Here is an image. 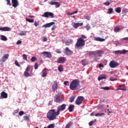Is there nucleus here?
<instances>
[{"label":"nucleus","mask_w":128,"mask_h":128,"mask_svg":"<svg viewBox=\"0 0 128 128\" xmlns=\"http://www.w3.org/2000/svg\"><path fill=\"white\" fill-rule=\"evenodd\" d=\"M70 88L72 90H78L80 88V82L78 80H74L71 82L70 86Z\"/></svg>","instance_id":"f257e3e1"},{"label":"nucleus","mask_w":128,"mask_h":128,"mask_svg":"<svg viewBox=\"0 0 128 128\" xmlns=\"http://www.w3.org/2000/svg\"><path fill=\"white\" fill-rule=\"evenodd\" d=\"M58 111L56 112V110H51L49 111V112L47 114V118L50 120H56V116H58Z\"/></svg>","instance_id":"f03ea898"},{"label":"nucleus","mask_w":128,"mask_h":128,"mask_svg":"<svg viewBox=\"0 0 128 128\" xmlns=\"http://www.w3.org/2000/svg\"><path fill=\"white\" fill-rule=\"evenodd\" d=\"M104 52L102 50H98L92 52V54L94 56V62H98V60L100 58L102 54H104Z\"/></svg>","instance_id":"7ed1b4c3"},{"label":"nucleus","mask_w":128,"mask_h":128,"mask_svg":"<svg viewBox=\"0 0 128 128\" xmlns=\"http://www.w3.org/2000/svg\"><path fill=\"white\" fill-rule=\"evenodd\" d=\"M84 40L82 39V38H79L78 39L77 42L75 44V48H80V46H84Z\"/></svg>","instance_id":"20e7f679"},{"label":"nucleus","mask_w":128,"mask_h":128,"mask_svg":"<svg viewBox=\"0 0 128 128\" xmlns=\"http://www.w3.org/2000/svg\"><path fill=\"white\" fill-rule=\"evenodd\" d=\"M66 104H62L61 106H59L58 108V114H60V112H63V110H66Z\"/></svg>","instance_id":"39448f33"},{"label":"nucleus","mask_w":128,"mask_h":128,"mask_svg":"<svg viewBox=\"0 0 128 128\" xmlns=\"http://www.w3.org/2000/svg\"><path fill=\"white\" fill-rule=\"evenodd\" d=\"M84 98L82 96H80L78 97L77 99L76 100V104H78V105L80 104L82 102H84Z\"/></svg>","instance_id":"423d86ee"},{"label":"nucleus","mask_w":128,"mask_h":128,"mask_svg":"<svg viewBox=\"0 0 128 128\" xmlns=\"http://www.w3.org/2000/svg\"><path fill=\"white\" fill-rule=\"evenodd\" d=\"M118 66H120V64L116 61H111L110 62V66L112 68H116Z\"/></svg>","instance_id":"0eeeda50"},{"label":"nucleus","mask_w":128,"mask_h":128,"mask_svg":"<svg viewBox=\"0 0 128 128\" xmlns=\"http://www.w3.org/2000/svg\"><path fill=\"white\" fill-rule=\"evenodd\" d=\"M64 50V54H65L66 56H72L73 54L72 51L70 50L68 47H66Z\"/></svg>","instance_id":"6e6552de"},{"label":"nucleus","mask_w":128,"mask_h":128,"mask_svg":"<svg viewBox=\"0 0 128 128\" xmlns=\"http://www.w3.org/2000/svg\"><path fill=\"white\" fill-rule=\"evenodd\" d=\"M128 50H118L114 52V54L117 56H120V54H126Z\"/></svg>","instance_id":"1a4fd4ad"},{"label":"nucleus","mask_w":128,"mask_h":128,"mask_svg":"<svg viewBox=\"0 0 128 128\" xmlns=\"http://www.w3.org/2000/svg\"><path fill=\"white\" fill-rule=\"evenodd\" d=\"M43 18H48V16H51L52 18H54V14L50 12H45L44 14L42 15Z\"/></svg>","instance_id":"9d476101"},{"label":"nucleus","mask_w":128,"mask_h":128,"mask_svg":"<svg viewBox=\"0 0 128 128\" xmlns=\"http://www.w3.org/2000/svg\"><path fill=\"white\" fill-rule=\"evenodd\" d=\"M54 101L55 102H57L58 104H60V102H62V100H60V96L58 94L55 96V99Z\"/></svg>","instance_id":"9b49d317"},{"label":"nucleus","mask_w":128,"mask_h":128,"mask_svg":"<svg viewBox=\"0 0 128 128\" xmlns=\"http://www.w3.org/2000/svg\"><path fill=\"white\" fill-rule=\"evenodd\" d=\"M54 24H56V23L54 22H51L50 23H47L42 26V28H50L52 26H54Z\"/></svg>","instance_id":"f8f14e48"},{"label":"nucleus","mask_w":128,"mask_h":128,"mask_svg":"<svg viewBox=\"0 0 128 128\" xmlns=\"http://www.w3.org/2000/svg\"><path fill=\"white\" fill-rule=\"evenodd\" d=\"M42 54H44V56L48 58H52V54L48 52H42Z\"/></svg>","instance_id":"ddd939ff"},{"label":"nucleus","mask_w":128,"mask_h":128,"mask_svg":"<svg viewBox=\"0 0 128 128\" xmlns=\"http://www.w3.org/2000/svg\"><path fill=\"white\" fill-rule=\"evenodd\" d=\"M2 98H8V94L4 92H2L0 94V100Z\"/></svg>","instance_id":"4468645a"},{"label":"nucleus","mask_w":128,"mask_h":128,"mask_svg":"<svg viewBox=\"0 0 128 128\" xmlns=\"http://www.w3.org/2000/svg\"><path fill=\"white\" fill-rule=\"evenodd\" d=\"M9 56L10 55L8 54H4L0 60L1 62H5L6 60L8 58Z\"/></svg>","instance_id":"2eb2a0df"},{"label":"nucleus","mask_w":128,"mask_h":128,"mask_svg":"<svg viewBox=\"0 0 128 128\" xmlns=\"http://www.w3.org/2000/svg\"><path fill=\"white\" fill-rule=\"evenodd\" d=\"M12 30V28L10 27H4V28H1L0 27V30H2L3 32H10Z\"/></svg>","instance_id":"dca6fc26"},{"label":"nucleus","mask_w":128,"mask_h":128,"mask_svg":"<svg viewBox=\"0 0 128 128\" xmlns=\"http://www.w3.org/2000/svg\"><path fill=\"white\" fill-rule=\"evenodd\" d=\"M64 62H66V59L64 57H60L58 60V64H64Z\"/></svg>","instance_id":"f3484780"},{"label":"nucleus","mask_w":128,"mask_h":128,"mask_svg":"<svg viewBox=\"0 0 128 128\" xmlns=\"http://www.w3.org/2000/svg\"><path fill=\"white\" fill-rule=\"evenodd\" d=\"M12 0V6L14 8H16L18 6V0Z\"/></svg>","instance_id":"a211bd4d"},{"label":"nucleus","mask_w":128,"mask_h":128,"mask_svg":"<svg viewBox=\"0 0 128 128\" xmlns=\"http://www.w3.org/2000/svg\"><path fill=\"white\" fill-rule=\"evenodd\" d=\"M94 40H96V42H104L106 39L100 37H94Z\"/></svg>","instance_id":"6ab92c4d"},{"label":"nucleus","mask_w":128,"mask_h":128,"mask_svg":"<svg viewBox=\"0 0 128 128\" xmlns=\"http://www.w3.org/2000/svg\"><path fill=\"white\" fill-rule=\"evenodd\" d=\"M52 90L54 92L55 90H58V84L56 82H54L52 85Z\"/></svg>","instance_id":"aec40b11"},{"label":"nucleus","mask_w":128,"mask_h":128,"mask_svg":"<svg viewBox=\"0 0 128 128\" xmlns=\"http://www.w3.org/2000/svg\"><path fill=\"white\" fill-rule=\"evenodd\" d=\"M74 105L70 104L68 106V110L70 112H72L74 111Z\"/></svg>","instance_id":"412c9836"},{"label":"nucleus","mask_w":128,"mask_h":128,"mask_svg":"<svg viewBox=\"0 0 128 128\" xmlns=\"http://www.w3.org/2000/svg\"><path fill=\"white\" fill-rule=\"evenodd\" d=\"M82 26V23H74L73 26L74 28H78V26Z\"/></svg>","instance_id":"4be33fe9"},{"label":"nucleus","mask_w":128,"mask_h":128,"mask_svg":"<svg viewBox=\"0 0 128 128\" xmlns=\"http://www.w3.org/2000/svg\"><path fill=\"white\" fill-rule=\"evenodd\" d=\"M20 36H26V31H21L20 34Z\"/></svg>","instance_id":"5701e85b"},{"label":"nucleus","mask_w":128,"mask_h":128,"mask_svg":"<svg viewBox=\"0 0 128 128\" xmlns=\"http://www.w3.org/2000/svg\"><path fill=\"white\" fill-rule=\"evenodd\" d=\"M106 78V75H102L98 78V80H104Z\"/></svg>","instance_id":"b1692460"},{"label":"nucleus","mask_w":128,"mask_h":128,"mask_svg":"<svg viewBox=\"0 0 128 128\" xmlns=\"http://www.w3.org/2000/svg\"><path fill=\"white\" fill-rule=\"evenodd\" d=\"M120 28L119 26H116L114 28V31L115 32H120Z\"/></svg>","instance_id":"393cba45"},{"label":"nucleus","mask_w":128,"mask_h":128,"mask_svg":"<svg viewBox=\"0 0 128 128\" xmlns=\"http://www.w3.org/2000/svg\"><path fill=\"white\" fill-rule=\"evenodd\" d=\"M115 12H118V14H120V12H122V8L120 7L117 8H115Z\"/></svg>","instance_id":"a878e982"},{"label":"nucleus","mask_w":128,"mask_h":128,"mask_svg":"<svg viewBox=\"0 0 128 128\" xmlns=\"http://www.w3.org/2000/svg\"><path fill=\"white\" fill-rule=\"evenodd\" d=\"M58 70L60 72H62V70H64V68L62 65H60L58 68Z\"/></svg>","instance_id":"bb28decb"},{"label":"nucleus","mask_w":128,"mask_h":128,"mask_svg":"<svg viewBox=\"0 0 128 128\" xmlns=\"http://www.w3.org/2000/svg\"><path fill=\"white\" fill-rule=\"evenodd\" d=\"M72 126V122H70L66 125V128H70V126Z\"/></svg>","instance_id":"cd10ccee"},{"label":"nucleus","mask_w":128,"mask_h":128,"mask_svg":"<svg viewBox=\"0 0 128 128\" xmlns=\"http://www.w3.org/2000/svg\"><path fill=\"white\" fill-rule=\"evenodd\" d=\"M0 36H1L2 40H4L6 42L8 40V38H6V36L4 35H1Z\"/></svg>","instance_id":"c85d7f7f"},{"label":"nucleus","mask_w":128,"mask_h":128,"mask_svg":"<svg viewBox=\"0 0 128 128\" xmlns=\"http://www.w3.org/2000/svg\"><path fill=\"white\" fill-rule=\"evenodd\" d=\"M96 119L94 120L90 121L88 123V124H89L90 126H92L94 124V122H96Z\"/></svg>","instance_id":"c756f323"},{"label":"nucleus","mask_w":128,"mask_h":128,"mask_svg":"<svg viewBox=\"0 0 128 128\" xmlns=\"http://www.w3.org/2000/svg\"><path fill=\"white\" fill-rule=\"evenodd\" d=\"M112 10H114L112 9V8H110L108 10L107 13L108 14H111L112 13Z\"/></svg>","instance_id":"7c9ffc66"},{"label":"nucleus","mask_w":128,"mask_h":128,"mask_svg":"<svg viewBox=\"0 0 128 128\" xmlns=\"http://www.w3.org/2000/svg\"><path fill=\"white\" fill-rule=\"evenodd\" d=\"M100 89L104 90H110V87L108 86L102 87L100 88Z\"/></svg>","instance_id":"2f4dec72"},{"label":"nucleus","mask_w":128,"mask_h":128,"mask_svg":"<svg viewBox=\"0 0 128 128\" xmlns=\"http://www.w3.org/2000/svg\"><path fill=\"white\" fill-rule=\"evenodd\" d=\"M30 74L28 73V72H24V76L26 77V78H28V76H30Z\"/></svg>","instance_id":"473e14b6"},{"label":"nucleus","mask_w":128,"mask_h":128,"mask_svg":"<svg viewBox=\"0 0 128 128\" xmlns=\"http://www.w3.org/2000/svg\"><path fill=\"white\" fill-rule=\"evenodd\" d=\"M58 2H52L51 1L50 2L49 4H50L51 6H56V4H57Z\"/></svg>","instance_id":"72a5a7b5"},{"label":"nucleus","mask_w":128,"mask_h":128,"mask_svg":"<svg viewBox=\"0 0 128 128\" xmlns=\"http://www.w3.org/2000/svg\"><path fill=\"white\" fill-rule=\"evenodd\" d=\"M48 75V73H46V71H44L43 72L42 76L43 78H46V76Z\"/></svg>","instance_id":"f704fd0d"},{"label":"nucleus","mask_w":128,"mask_h":128,"mask_svg":"<svg viewBox=\"0 0 128 128\" xmlns=\"http://www.w3.org/2000/svg\"><path fill=\"white\" fill-rule=\"evenodd\" d=\"M75 98L76 97L74 96H72L71 98H70V102H72L74 100Z\"/></svg>","instance_id":"c9c22d12"},{"label":"nucleus","mask_w":128,"mask_h":128,"mask_svg":"<svg viewBox=\"0 0 128 128\" xmlns=\"http://www.w3.org/2000/svg\"><path fill=\"white\" fill-rule=\"evenodd\" d=\"M30 60H31V62H36V58L35 56H32L30 58Z\"/></svg>","instance_id":"e433bc0d"},{"label":"nucleus","mask_w":128,"mask_h":128,"mask_svg":"<svg viewBox=\"0 0 128 128\" xmlns=\"http://www.w3.org/2000/svg\"><path fill=\"white\" fill-rule=\"evenodd\" d=\"M22 58H23V60H28V56H26V54H23Z\"/></svg>","instance_id":"4c0bfd02"},{"label":"nucleus","mask_w":128,"mask_h":128,"mask_svg":"<svg viewBox=\"0 0 128 128\" xmlns=\"http://www.w3.org/2000/svg\"><path fill=\"white\" fill-rule=\"evenodd\" d=\"M24 120H30V116H24Z\"/></svg>","instance_id":"58836bf2"},{"label":"nucleus","mask_w":128,"mask_h":128,"mask_svg":"<svg viewBox=\"0 0 128 128\" xmlns=\"http://www.w3.org/2000/svg\"><path fill=\"white\" fill-rule=\"evenodd\" d=\"M71 42H72V39H68L66 42V44H70Z\"/></svg>","instance_id":"ea45409f"},{"label":"nucleus","mask_w":128,"mask_h":128,"mask_svg":"<svg viewBox=\"0 0 128 128\" xmlns=\"http://www.w3.org/2000/svg\"><path fill=\"white\" fill-rule=\"evenodd\" d=\"M26 21L28 22H34V20H31L29 18H26Z\"/></svg>","instance_id":"a19ab883"},{"label":"nucleus","mask_w":128,"mask_h":128,"mask_svg":"<svg viewBox=\"0 0 128 128\" xmlns=\"http://www.w3.org/2000/svg\"><path fill=\"white\" fill-rule=\"evenodd\" d=\"M48 128H54V124H50L48 126Z\"/></svg>","instance_id":"79ce46f5"},{"label":"nucleus","mask_w":128,"mask_h":128,"mask_svg":"<svg viewBox=\"0 0 128 128\" xmlns=\"http://www.w3.org/2000/svg\"><path fill=\"white\" fill-rule=\"evenodd\" d=\"M86 29L88 30H90V24H86Z\"/></svg>","instance_id":"37998d69"},{"label":"nucleus","mask_w":128,"mask_h":128,"mask_svg":"<svg viewBox=\"0 0 128 128\" xmlns=\"http://www.w3.org/2000/svg\"><path fill=\"white\" fill-rule=\"evenodd\" d=\"M6 2H7L6 4L8 6H12V4H10V0H6Z\"/></svg>","instance_id":"c03bdc74"},{"label":"nucleus","mask_w":128,"mask_h":128,"mask_svg":"<svg viewBox=\"0 0 128 128\" xmlns=\"http://www.w3.org/2000/svg\"><path fill=\"white\" fill-rule=\"evenodd\" d=\"M14 64L16 66H18L19 68L20 66V64H18V60H16Z\"/></svg>","instance_id":"a18cd8bd"},{"label":"nucleus","mask_w":128,"mask_h":128,"mask_svg":"<svg viewBox=\"0 0 128 128\" xmlns=\"http://www.w3.org/2000/svg\"><path fill=\"white\" fill-rule=\"evenodd\" d=\"M24 114V111H20V112L19 113H18V114H19V116H22V115Z\"/></svg>","instance_id":"49530a36"},{"label":"nucleus","mask_w":128,"mask_h":128,"mask_svg":"<svg viewBox=\"0 0 128 128\" xmlns=\"http://www.w3.org/2000/svg\"><path fill=\"white\" fill-rule=\"evenodd\" d=\"M38 63H35L34 64L35 70H38Z\"/></svg>","instance_id":"de8ad7c7"},{"label":"nucleus","mask_w":128,"mask_h":128,"mask_svg":"<svg viewBox=\"0 0 128 128\" xmlns=\"http://www.w3.org/2000/svg\"><path fill=\"white\" fill-rule=\"evenodd\" d=\"M82 66H86V60H82Z\"/></svg>","instance_id":"09e8293b"},{"label":"nucleus","mask_w":128,"mask_h":128,"mask_svg":"<svg viewBox=\"0 0 128 128\" xmlns=\"http://www.w3.org/2000/svg\"><path fill=\"white\" fill-rule=\"evenodd\" d=\"M126 90V89H124V88H118L116 89V90Z\"/></svg>","instance_id":"8fccbe9b"},{"label":"nucleus","mask_w":128,"mask_h":128,"mask_svg":"<svg viewBox=\"0 0 128 128\" xmlns=\"http://www.w3.org/2000/svg\"><path fill=\"white\" fill-rule=\"evenodd\" d=\"M104 4L105 6H110V2H106L104 3Z\"/></svg>","instance_id":"3c124183"},{"label":"nucleus","mask_w":128,"mask_h":128,"mask_svg":"<svg viewBox=\"0 0 128 128\" xmlns=\"http://www.w3.org/2000/svg\"><path fill=\"white\" fill-rule=\"evenodd\" d=\"M34 25L35 26H38V22H36V21H35Z\"/></svg>","instance_id":"603ef678"},{"label":"nucleus","mask_w":128,"mask_h":128,"mask_svg":"<svg viewBox=\"0 0 128 128\" xmlns=\"http://www.w3.org/2000/svg\"><path fill=\"white\" fill-rule=\"evenodd\" d=\"M56 8H58L60 6V3H58V2H57V4H55Z\"/></svg>","instance_id":"864d4df0"},{"label":"nucleus","mask_w":128,"mask_h":128,"mask_svg":"<svg viewBox=\"0 0 128 128\" xmlns=\"http://www.w3.org/2000/svg\"><path fill=\"white\" fill-rule=\"evenodd\" d=\"M56 28V25H54L52 28V30H54Z\"/></svg>","instance_id":"5fc2aeb1"},{"label":"nucleus","mask_w":128,"mask_h":128,"mask_svg":"<svg viewBox=\"0 0 128 128\" xmlns=\"http://www.w3.org/2000/svg\"><path fill=\"white\" fill-rule=\"evenodd\" d=\"M28 70H30V66H28V67L26 68L25 72H28Z\"/></svg>","instance_id":"6e6d98bb"},{"label":"nucleus","mask_w":128,"mask_h":128,"mask_svg":"<svg viewBox=\"0 0 128 128\" xmlns=\"http://www.w3.org/2000/svg\"><path fill=\"white\" fill-rule=\"evenodd\" d=\"M21 43H22V40H18V42H16V44H20Z\"/></svg>","instance_id":"4d7b16f0"},{"label":"nucleus","mask_w":128,"mask_h":128,"mask_svg":"<svg viewBox=\"0 0 128 128\" xmlns=\"http://www.w3.org/2000/svg\"><path fill=\"white\" fill-rule=\"evenodd\" d=\"M18 110H16L14 112H13V115L16 116V114H18Z\"/></svg>","instance_id":"13d9d810"},{"label":"nucleus","mask_w":128,"mask_h":128,"mask_svg":"<svg viewBox=\"0 0 128 128\" xmlns=\"http://www.w3.org/2000/svg\"><path fill=\"white\" fill-rule=\"evenodd\" d=\"M104 113H99V116H104Z\"/></svg>","instance_id":"bf43d9fd"},{"label":"nucleus","mask_w":128,"mask_h":128,"mask_svg":"<svg viewBox=\"0 0 128 128\" xmlns=\"http://www.w3.org/2000/svg\"><path fill=\"white\" fill-rule=\"evenodd\" d=\"M56 52H57L58 54H62V52L60 50H56Z\"/></svg>","instance_id":"052dcab7"},{"label":"nucleus","mask_w":128,"mask_h":128,"mask_svg":"<svg viewBox=\"0 0 128 128\" xmlns=\"http://www.w3.org/2000/svg\"><path fill=\"white\" fill-rule=\"evenodd\" d=\"M80 38H86V36L84 35H81Z\"/></svg>","instance_id":"680f3d73"},{"label":"nucleus","mask_w":128,"mask_h":128,"mask_svg":"<svg viewBox=\"0 0 128 128\" xmlns=\"http://www.w3.org/2000/svg\"><path fill=\"white\" fill-rule=\"evenodd\" d=\"M64 86H68V81H65L64 82Z\"/></svg>","instance_id":"e2e57ef3"},{"label":"nucleus","mask_w":128,"mask_h":128,"mask_svg":"<svg viewBox=\"0 0 128 128\" xmlns=\"http://www.w3.org/2000/svg\"><path fill=\"white\" fill-rule=\"evenodd\" d=\"M99 68H104V64H100Z\"/></svg>","instance_id":"0e129e2a"},{"label":"nucleus","mask_w":128,"mask_h":128,"mask_svg":"<svg viewBox=\"0 0 128 128\" xmlns=\"http://www.w3.org/2000/svg\"><path fill=\"white\" fill-rule=\"evenodd\" d=\"M46 40H48V38H46V37H44L43 38V42H46Z\"/></svg>","instance_id":"69168bd1"},{"label":"nucleus","mask_w":128,"mask_h":128,"mask_svg":"<svg viewBox=\"0 0 128 128\" xmlns=\"http://www.w3.org/2000/svg\"><path fill=\"white\" fill-rule=\"evenodd\" d=\"M67 14H68V16H72V14H74V13H73V12H68V13Z\"/></svg>","instance_id":"338daca9"},{"label":"nucleus","mask_w":128,"mask_h":128,"mask_svg":"<svg viewBox=\"0 0 128 128\" xmlns=\"http://www.w3.org/2000/svg\"><path fill=\"white\" fill-rule=\"evenodd\" d=\"M110 80H111V82H114L115 80H116L112 79V78H110Z\"/></svg>","instance_id":"774afa93"}]
</instances>
